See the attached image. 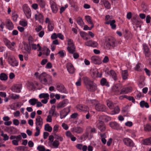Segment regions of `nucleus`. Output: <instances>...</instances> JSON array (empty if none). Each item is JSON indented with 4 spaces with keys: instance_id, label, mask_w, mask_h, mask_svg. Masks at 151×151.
Wrapping results in <instances>:
<instances>
[{
    "instance_id": "nucleus-8",
    "label": "nucleus",
    "mask_w": 151,
    "mask_h": 151,
    "mask_svg": "<svg viewBox=\"0 0 151 151\" xmlns=\"http://www.w3.org/2000/svg\"><path fill=\"white\" fill-rule=\"evenodd\" d=\"M98 128L101 132L104 131L106 129V125L102 121H99L97 124Z\"/></svg>"
},
{
    "instance_id": "nucleus-10",
    "label": "nucleus",
    "mask_w": 151,
    "mask_h": 151,
    "mask_svg": "<svg viewBox=\"0 0 151 151\" xmlns=\"http://www.w3.org/2000/svg\"><path fill=\"white\" fill-rule=\"evenodd\" d=\"M95 108L98 111H106V106L104 105L99 103L96 104Z\"/></svg>"
},
{
    "instance_id": "nucleus-9",
    "label": "nucleus",
    "mask_w": 151,
    "mask_h": 151,
    "mask_svg": "<svg viewBox=\"0 0 151 151\" xmlns=\"http://www.w3.org/2000/svg\"><path fill=\"white\" fill-rule=\"evenodd\" d=\"M70 111V108H68V109L65 108L60 111V118L62 119L65 117L68 114Z\"/></svg>"
},
{
    "instance_id": "nucleus-40",
    "label": "nucleus",
    "mask_w": 151,
    "mask_h": 151,
    "mask_svg": "<svg viewBox=\"0 0 151 151\" xmlns=\"http://www.w3.org/2000/svg\"><path fill=\"white\" fill-rule=\"evenodd\" d=\"M98 73V71L96 70H93L92 71V73L91 74L92 77L94 79H95L97 77V74Z\"/></svg>"
},
{
    "instance_id": "nucleus-17",
    "label": "nucleus",
    "mask_w": 151,
    "mask_h": 151,
    "mask_svg": "<svg viewBox=\"0 0 151 151\" xmlns=\"http://www.w3.org/2000/svg\"><path fill=\"white\" fill-rule=\"evenodd\" d=\"M57 90L59 92L62 93H66V91L64 86L61 84H58L57 86Z\"/></svg>"
},
{
    "instance_id": "nucleus-2",
    "label": "nucleus",
    "mask_w": 151,
    "mask_h": 151,
    "mask_svg": "<svg viewBox=\"0 0 151 151\" xmlns=\"http://www.w3.org/2000/svg\"><path fill=\"white\" fill-rule=\"evenodd\" d=\"M116 45V39L113 37H109L106 40L104 47L106 49L109 50L111 47H115Z\"/></svg>"
},
{
    "instance_id": "nucleus-64",
    "label": "nucleus",
    "mask_w": 151,
    "mask_h": 151,
    "mask_svg": "<svg viewBox=\"0 0 151 151\" xmlns=\"http://www.w3.org/2000/svg\"><path fill=\"white\" fill-rule=\"evenodd\" d=\"M103 119L106 122H108L111 120V119L110 117L107 116H104Z\"/></svg>"
},
{
    "instance_id": "nucleus-56",
    "label": "nucleus",
    "mask_w": 151,
    "mask_h": 151,
    "mask_svg": "<svg viewBox=\"0 0 151 151\" xmlns=\"http://www.w3.org/2000/svg\"><path fill=\"white\" fill-rule=\"evenodd\" d=\"M36 132L35 133L34 135L35 136L37 137L40 134V129L38 127H36Z\"/></svg>"
},
{
    "instance_id": "nucleus-15",
    "label": "nucleus",
    "mask_w": 151,
    "mask_h": 151,
    "mask_svg": "<svg viewBox=\"0 0 151 151\" xmlns=\"http://www.w3.org/2000/svg\"><path fill=\"white\" fill-rule=\"evenodd\" d=\"M35 124L36 127L38 126L41 127L43 124V119L41 117L38 116L37 117L36 119Z\"/></svg>"
},
{
    "instance_id": "nucleus-46",
    "label": "nucleus",
    "mask_w": 151,
    "mask_h": 151,
    "mask_svg": "<svg viewBox=\"0 0 151 151\" xmlns=\"http://www.w3.org/2000/svg\"><path fill=\"white\" fill-rule=\"evenodd\" d=\"M113 18V17L112 16L109 15H106L105 16V20L106 22H111V20Z\"/></svg>"
},
{
    "instance_id": "nucleus-18",
    "label": "nucleus",
    "mask_w": 151,
    "mask_h": 151,
    "mask_svg": "<svg viewBox=\"0 0 151 151\" xmlns=\"http://www.w3.org/2000/svg\"><path fill=\"white\" fill-rule=\"evenodd\" d=\"M8 62L10 65L13 67L17 66L18 64L17 61L15 59L11 58H9Z\"/></svg>"
},
{
    "instance_id": "nucleus-50",
    "label": "nucleus",
    "mask_w": 151,
    "mask_h": 151,
    "mask_svg": "<svg viewBox=\"0 0 151 151\" xmlns=\"http://www.w3.org/2000/svg\"><path fill=\"white\" fill-rule=\"evenodd\" d=\"M37 149L39 151H45V150L44 146L41 145L38 146Z\"/></svg>"
},
{
    "instance_id": "nucleus-1",
    "label": "nucleus",
    "mask_w": 151,
    "mask_h": 151,
    "mask_svg": "<svg viewBox=\"0 0 151 151\" xmlns=\"http://www.w3.org/2000/svg\"><path fill=\"white\" fill-rule=\"evenodd\" d=\"M83 82L86 88L88 91L90 92H94L97 88V86L96 84L92 81L89 78L87 77L83 78Z\"/></svg>"
},
{
    "instance_id": "nucleus-3",
    "label": "nucleus",
    "mask_w": 151,
    "mask_h": 151,
    "mask_svg": "<svg viewBox=\"0 0 151 151\" xmlns=\"http://www.w3.org/2000/svg\"><path fill=\"white\" fill-rule=\"evenodd\" d=\"M38 78L41 83L45 85L47 83L48 80H52L51 76L45 72L41 74L38 76Z\"/></svg>"
},
{
    "instance_id": "nucleus-38",
    "label": "nucleus",
    "mask_w": 151,
    "mask_h": 151,
    "mask_svg": "<svg viewBox=\"0 0 151 151\" xmlns=\"http://www.w3.org/2000/svg\"><path fill=\"white\" fill-rule=\"evenodd\" d=\"M55 105L53 106L51 108V109L49 111L50 115L53 116L55 114Z\"/></svg>"
},
{
    "instance_id": "nucleus-43",
    "label": "nucleus",
    "mask_w": 151,
    "mask_h": 151,
    "mask_svg": "<svg viewBox=\"0 0 151 151\" xmlns=\"http://www.w3.org/2000/svg\"><path fill=\"white\" fill-rule=\"evenodd\" d=\"M3 41L6 46L8 47H10V44L11 42L9 40L6 38H4L3 39Z\"/></svg>"
},
{
    "instance_id": "nucleus-57",
    "label": "nucleus",
    "mask_w": 151,
    "mask_h": 151,
    "mask_svg": "<svg viewBox=\"0 0 151 151\" xmlns=\"http://www.w3.org/2000/svg\"><path fill=\"white\" fill-rule=\"evenodd\" d=\"M145 129L146 131H151V126L148 124L146 125L145 127Z\"/></svg>"
},
{
    "instance_id": "nucleus-26",
    "label": "nucleus",
    "mask_w": 151,
    "mask_h": 151,
    "mask_svg": "<svg viewBox=\"0 0 151 151\" xmlns=\"http://www.w3.org/2000/svg\"><path fill=\"white\" fill-rule=\"evenodd\" d=\"M68 52L70 54H73L76 52V47L75 46L71 45L68 46L67 48Z\"/></svg>"
},
{
    "instance_id": "nucleus-59",
    "label": "nucleus",
    "mask_w": 151,
    "mask_h": 151,
    "mask_svg": "<svg viewBox=\"0 0 151 151\" xmlns=\"http://www.w3.org/2000/svg\"><path fill=\"white\" fill-rule=\"evenodd\" d=\"M28 40L29 41V44L31 45L33 42L34 39L32 36H30L28 37Z\"/></svg>"
},
{
    "instance_id": "nucleus-61",
    "label": "nucleus",
    "mask_w": 151,
    "mask_h": 151,
    "mask_svg": "<svg viewBox=\"0 0 151 151\" xmlns=\"http://www.w3.org/2000/svg\"><path fill=\"white\" fill-rule=\"evenodd\" d=\"M54 137L53 135H50L49 137V140H50L49 143L52 144L54 140Z\"/></svg>"
},
{
    "instance_id": "nucleus-44",
    "label": "nucleus",
    "mask_w": 151,
    "mask_h": 151,
    "mask_svg": "<svg viewBox=\"0 0 151 151\" xmlns=\"http://www.w3.org/2000/svg\"><path fill=\"white\" fill-rule=\"evenodd\" d=\"M77 23L81 26H83L84 24V22L81 17H79L77 20Z\"/></svg>"
},
{
    "instance_id": "nucleus-33",
    "label": "nucleus",
    "mask_w": 151,
    "mask_h": 151,
    "mask_svg": "<svg viewBox=\"0 0 151 151\" xmlns=\"http://www.w3.org/2000/svg\"><path fill=\"white\" fill-rule=\"evenodd\" d=\"M8 76L7 75L4 73H2L0 74V79L1 81H5L7 80Z\"/></svg>"
},
{
    "instance_id": "nucleus-51",
    "label": "nucleus",
    "mask_w": 151,
    "mask_h": 151,
    "mask_svg": "<svg viewBox=\"0 0 151 151\" xmlns=\"http://www.w3.org/2000/svg\"><path fill=\"white\" fill-rule=\"evenodd\" d=\"M48 29L49 31H51L53 30L54 29V25L52 23H49L48 24Z\"/></svg>"
},
{
    "instance_id": "nucleus-45",
    "label": "nucleus",
    "mask_w": 151,
    "mask_h": 151,
    "mask_svg": "<svg viewBox=\"0 0 151 151\" xmlns=\"http://www.w3.org/2000/svg\"><path fill=\"white\" fill-rule=\"evenodd\" d=\"M120 109L118 106H116L114 108V110L112 111V112H114L112 114H115L118 113L120 111Z\"/></svg>"
},
{
    "instance_id": "nucleus-11",
    "label": "nucleus",
    "mask_w": 151,
    "mask_h": 151,
    "mask_svg": "<svg viewBox=\"0 0 151 151\" xmlns=\"http://www.w3.org/2000/svg\"><path fill=\"white\" fill-rule=\"evenodd\" d=\"M123 141L124 144L127 146L132 147L134 144L132 140L128 138H124L123 139Z\"/></svg>"
},
{
    "instance_id": "nucleus-47",
    "label": "nucleus",
    "mask_w": 151,
    "mask_h": 151,
    "mask_svg": "<svg viewBox=\"0 0 151 151\" xmlns=\"http://www.w3.org/2000/svg\"><path fill=\"white\" fill-rule=\"evenodd\" d=\"M106 103L107 106L110 109L113 107V104L111 101L109 100H107Z\"/></svg>"
},
{
    "instance_id": "nucleus-19",
    "label": "nucleus",
    "mask_w": 151,
    "mask_h": 151,
    "mask_svg": "<svg viewBox=\"0 0 151 151\" xmlns=\"http://www.w3.org/2000/svg\"><path fill=\"white\" fill-rule=\"evenodd\" d=\"M24 49L27 52L28 54L31 53V44L27 43L26 42H23Z\"/></svg>"
},
{
    "instance_id": "nucleus-6",
    "label": "nucleus",
    "mask_w": 151,
    "mask_h": 151,
    "mask_svg": "<svg viewBox=\"0 0 151 151\" xmlns=\"http://www.w3.org/2000/svg\"><path fill=\"white\" fill-rule=\"evenodd\" d=\"M50 3L52 12L54 13H56L58 9L57 4L52 0H51Z\"/></svg>"
},
{
    "instance_id": "nucleus-30",
    "label": "nucleus",
    "mask_w": 151,
    "mask_h": 151,
    "mask_svg": "<svg viewBox=\"0 0 151 151\" xmlns=\"http://www.w3.org/2000/svg\"><path fill=\"white\" fill-rule=\"evenodd\" d=\"M100 83L102 86L104 85L107 86H109V83L107 81L106 79L104 78H103L101 79L100 81Z\"/></svg>"
},
{
    "instance_id": "nucleus-62",
    "label": "nucleus",
    "mask_w": 151,
    "mask_h": 151,
    "mask_svg": "<svg viewBox=\"0 0 151 151\" xmlns=\"http://www.w3.org/2000/svg\"><path fill=\"white\" fill-rule=\"evenodd\" d=\"M88 129H90V133H95L96 132V130L94 128H92L91 127H88Z\"/></svg>"
},
{
    "instance_id": "nucleus-52",
    "label": "nucleus",
    "mask_w": 151,
    "mask_h": 151,
    "mask_svg": "<svg viewBox=\"0 0 151 151\" xmlns=\"http://www.w3.org/2000/svg\"><path fill=\"white\" fill-rule=\"evenodd\" d=\"M1 136L4 137L3 140L4 141L8 140L9 139V136L6 134H4L3 132H2Z\"/></svg>"
},
{
    "instance_id": "nucleus-54",
    "label": "nucleus",
    "mask_w": 151,
    "mask_h": 151,
    "mask_svg": "<svg viewBox=\"0 0 151 151\" xmlns=\"http://www.w3.org/2000/svg\"><path fill=\"white\" fill-rule=\"evenodd\" d=\"M91 47H96L98 45V44L97 42H95L94 41L91 40Z\"/></svg>"
},
{
    "instance_id": "nucleus-16",
    "label": "nucleus",
    "mask_w": 151,
    "mask_h": 151,
    "mask_svg": "<svg viewBox=\"0 0 151 151\" xmlns=\"http://www.w3.org/2000/svg\"><path fill=\"white\" fill-rule=\"evenodd\" d=\"M132 23L134 25H136V27H140L141 22L139 19H137L135 17H133L132 19Z\"/></svg>"
},
{
    "instance_id": "nucleus-53",
    "label": "nucleus",
    "mask_w": 151,
    "mask_h": 151,
    "mask_svg": "<svg viewBox=\"0 0 151 151\" xmlns=\"http://www.w3.org/2000/svg\"><path fill=\"white\" fill-rule=\"evenodd\" d=\"M93 27V24L91 25L90 27H89L87 25H85L83 29L85 30H91Z\"/></svg>"
},
{
    "instance_id": "nucleus-32",
    "label": "nucleus",
    "mask_w": 151,
    "mask_h": 151,
    "mask_svg": "<svg viewBox=\"0 0 151 151\" xmlns=\"http://www.w3.org/2000/svg\"><path fill=\"white\" fill-rule=\"evenodd\" d=\"M110 76H112L114 81H116L117 79L116 74L114 70H111L110 71Z\"/></svg>"
},
{
    "instance_id": "nucleus-48",
    "label": "nucleus",
    "mask_w": 151,
    "mask_h": 151,
    "mask_svg": "<svg viewBox=\"0 0 151 151\" xmlns=\"http://www.w3.org/2000/svg\"><path fill=\"white\" fill-rule=\"evenodd\" d=\"M52 145L54 147L58 148L59 145V142L58 141L55 140L54 141H53Z\"/></svg>"
},
{
    "instance_id": "nucleus-13",
    "label": "nucleus",
    "mask_w": 151,
    "mask_h": 151,
    "mask_svg": "<svg viewBox=\"0 0 151 151\" xmlns=\"http://www.w3.org/2000/svg\"><path fill=\"white\" fill-rule=\"evenodd\" d=\"M66 68L69 73L73 74L75 72V68L73 65L70 63H68L66 64Z\"/></svg>"
},
{
    "instance_id": "nucleus-28",
    "label": "nucleus",
    "mask_w": 151,
    "mask_h": 151,
    "mask_svg": "<svg viewBox=\"0 0 151 151\" xmlns=\"http://www.w3.org/2000/svg\"><path fill=\"white\" fill-rule=\"evenodd\" d=\"M7 28L9 30H12L14 28V25L12 22L10 20L7 21L6 24Z\"/></svg>"
},
{
    "instance_id": "nucleus-29",
    "label": "nucleus",
    "mask_w": 151,
    "mask_h": 151,
    "mask_svg": "<svg viewBox=\"0 0 151 151\" xmlns=\"http://www.w3.org/2000/svg\"><path fill=\"white\" fill-rule=\"evenodd\" d=\"M143 144L145 145H149L151 144V137L144 139Z\"/></svg>"
},
{
    "instance_id": "nucleus-31",
    "label": "nucleus",
    "mask_w": 151,
    "mask_h": 151,
    "mask_svg": "<svg viewBox=\"0 0 151 151\" xmlns=\"http://www.w3.org/2000/svg\"><path fill=\"white\" fill-rule=\"evenodd\" d=\"M40 7L42 8L45 7V3L44 0H36Z\"/></svg>"
},
{
    "instance_id": "nucleus-22",
    "label": "nucleus",
    "mask_w": 151,
    "mask_h": 151,
    "mask_svg": "<svg viewBox=\"0 0 151 151\" xmlns=\"http://www.w3.org/2000/svg\"><path fill=\"white\" fill-rule=\"evenodd\" d=\"M116 21L114 20H113L111 22H104V24H110L111 27V28L112 29H115L116 27V25L115 24Z\"/></svg>"
},
{
    "instance_id": "nucleus-7",
    "label": "nucleus",
    "mask_w": 151,
    "mask_h": 151,
    "mask_svg": "<svg viewBox=\"0 0 151 151\" xmlns=\"http://www.w3.org/2000/svg\"><path fill=\"white\" fill-rule=\"evenodd\" d=\"M91 62L96 64H100L101 63V59L99 57L93 56L91 58Z\"/></svg>"
},
{
    "instance_id": "nucleus-41",
    "label": "nucleus",
    "mask_w": 151,
    "mask_h": 151,
    "mask_svg": "<svg viewBox=\"0 0 151 151\" xmlns=\"http://www.w3.org/2000/svg\"><path fill=\"white\" fill-rule=\"evenodd\" d=\"M80 35L84 39L87 40L88 39V38L86 37L88 34L84 32H81Z\"/></svg>"
},
{
    "instance_id": "nucleus-27",
    "label": "nucleus",
    "mask_w": 151,
    "mask_h": 151,
    "mask_svg": "<svg viewBox=\"0 0 151 151\" xmlns=\"http://www.w3.org/2000/svg\"><path fill=\"white\" fill-rule=\"evenodd\" d=\"M35 17L36 20H38L40 22L42 21L43 19V16L41 13H39L38 14H35Z\"/></svg>"
},
{
    "instance_id": "nucleus-25",
    "label": "nucleus",
    "mask_w": 151,
    "mask_h": 151,
    "mask_svg": "<svg viewBox=\"0 0 151 151\" xmlns=\"http://www.w3.org/2000/svg\"><path fill=\"white\" fill-rule=\"evenodd\" d=\"M101 3L106 9H109L110 8V4L107 0H102Z\"/></svg>"
},
{
    "instance_id": "nucleus-20",
    "label": "nucleus",
    "mask_w": 151,
    "mask_h": 151,
    "mask_svg": "<svg viewBox=\"0 0 151 151\" xmlns=\"http://www.w3.org/2000/svg\"><path fill=\"white\" fill-rule=\"evenodd\" d=\"M143 49L145 56L147 57H149L151 55V53L149 48L146 45H144Z\"/></svg>"
},
{
    "instance_id": "nucleus-36",
    "label": "nucleus",
    "mask_w": 151,
    "mask_h": 151,
    "mask_svg": "<svg viewBox=\"0 0 151 151\" xmlns=\"http://www.w3.org/2000/svg\"><path fill=\"white\" fill-rule=\"evenodd\" d=\"M122 75L123 79H126L127 78V76H128L127 70H124L122 71Z\"/></svg>"
},
{
    "instance_id": "nucleus-21",
    "label": "nucleus",
    "mask_w": 151,
    "mask_h": 151,
    "mask_svg": "<svg viewBox=\"0 0 151 151\" xmlns=\"http://www.w3.org/2000/svg\"><path fill=\"white\" fill-rule=\"evenodd\" d=\"M132 88L131 87H128L121 89L120 94H126L131 91Z\"/></svg>"
},
{
    "instance_id": "nucleus-55",
    "label": "nucleus",
    "mask_w": 151,
    "mask_h": 151,
    "mask_svg": "<svg viewBox=\"0 0 151 151\" xmlns=\"http://www.w3.org/2000/svg\"><path fill=\"white\" fill-rule=\"evenodd\" d=\"M59 127V125L57 124H56L54 126L53 128V132L54 134H55L57 132L58 129Z\"/></svg>"
},
{
    "instance_id": "nucleus-39",
    "label": "nucleus",
    "mask_w": 151,
    "mask_h": 151,
    "mask_svg": "<svg viewBox=\"0 0 151 151\" xmlns=\"http://www.w3.org/2000/svg\"><path fill=\"white\" fill-rule=\"evenodd\" d=\"M45 131L50 132L52 131V128L49 126L48 124H47L45 125Z\"/></svg>"
},
{
    "instance_id": "nucleus-49",
    "label": "nucleus",
    "mask_w": 151,
    "mask_h": 151,
    "mask_svg": "<svg viewBox=\"0 0 151 151\" xmlns=\"http://www.w3.org/2000/svg\"><path fill=\"white\" fill-rule=\"evenodd\" d=\"M141 64L140 63L137 64L135 67L134 69L135 70L140 71H141V70L140 69V65Z\"/></svg>"
},
{
    "instance_id": "nucleus-35",
    "label": "nucleus",
    "mask_w": 151,
    "mask_h": 151,
    "mask_svg": "<svg viewBox=\"0 0 151 151\" xmlns=\"http://www.w3.org/2000/svg\"><path fill=\"white\" fill-rule=\"evenodd\" d=\"M140 106L142 108L145 107L146 108H148L149 107L148 103L146 102H145L144 101H142L140 102Z\"/></svg>"
},
{
    "instance_id": "nucleus-42",
    "label": "nucleus",
    "mask_w": 151,
    "mask_h": 151,
    "mask_svg": "<svg viewBox=\"0 0 151 151\" xmlns=\"http://www.w3.org/2000/svg\"><path fill=\"white\" fill-rule=\"evenodd\" d=\"M85 18L88 24H90L91 25L93 24L91 20V18L90 16H85Z\"/></svg>"
},
{
    "instance_id": "nucleus-14",
    "label": "nucleus",
    "mask_w": 151,
    "mask_h": 151,
    "mask_svg": "<svg viewBox=\"0 0 151 151\" xmlns=\"http://www.w3.org/2000/svg\"><path fill=\"white\" fill-rule=\"evenodd\" d=\"M68 103V100L67 99H65L62 101L60 102L57 105V108L58 109H61L64 107Z\"/></svg>"
},
{
    "instance_id": "nucleus-63",
    "label": "nucleus",
    "mask_w": 151,
    "mask_h": 151,
    "mask_svg": "<svg viewBox=\"0 0 151 151\" xmlns=\"http://www.w3.org/2000/svg\"><path fill=\"white\" fill-rule=\"evenodd\" d=\"M14 124L16 126H18L19 124V121L17 119H14L13 121Z\"/></svg>"
},
{
    "instance_id": "nucleus-60",
    "label": "nucleus",
    "mask_w": 151,
    "mask_h": 151,
    "mask_svg": "<svg viewBox=\"0 0 151 151\" xmlns=\"http://www.w3.org/2000/svg\"><path fill=\"white\" fill-rule=\"evenodd\" d=\"M68 46L73 45V46H75L74 44L73 43V41L70 39L68 40Z\"/></svg>"
},
{
    "instance_id": "nucleus-5",
    "label": "nucleus",
    "mask_w": 151,
    "mask_h": 151,
    "mask_svg": "<svg viewBox=\"0 0 151 151\" xmlns=\"http://www.w3.org/2000/svg\"><path fill=\"white\" fill-rule=\"evenodd\" d=\"M23 10L27 18H30L31 17V12L29 8L26 4H24L23 6Z\"/></svg>"
},
{
    "instance_id": "nucleus-12",
    "label": "nucleus",
    "mask_w": 151,
    "mask_h": 151,
    "mask_svg": "<svg viewBox=\"0 0 151 151\" xmlns=\"http://www.w3.org/2000/svg\"><path fill=\"white\" fill-rule=\"evenodd\" d=\"M22 88V86L21 84H15L12 86V90L14 92L19 93L21 91Z\"/></svg>"
},
{
    "instance_id": "nucleus-37",
    "label": "nucleus",
    "mask_w": 151,
    "mask_h": 151,
    "mask_svg": "<svg viewBox=\"0 0 151 151\" xmlns=\"http://www.w3.org/2000/svg\"><path fill=\"white\" fill-rule=\"evenodd\" d=\"M37 101V99L33 98L29 99V102L31 105L34 106L36 104Z\"/></svg>"
},
{
    "instance_id": "nucleus-24",
    "label": "nucleus",
    "mask_w": 151,
    "mask_h": 151,
    "mask_svg": "<svg viewBox=\"0 0 151 151\" xmlns=\"http://www.w3.org/2000/svg\"><path fill=\"white\" fill-rule=\"evenodd\" d=\"M109 125L113 129H119V125L116 122H113L110 123Z\"/></svg>"
},
{
    "instance_id": "nucleus-34",
    "label": "nucleus",
    "mask_w": 151,
    "mask_h": 151,
    "mask_svg": "<svg viewBox=\"0 0 151 151\" xmlns=\"http://www.w3.org/2000/svg\"><path fill=\"white\" fill-rule=\"evenodd\" d=\"M49 94L47 93H42L39 95V97L40 99L44 98L49 99Z\"/></svg>"
},
{
    "instance_id": "nucleus-58",
    "label": "nucleus",
    "mask_w": 151,
    "mask_h": 151,
    "mask_svg": "<svg viewBox=\"0 0 151 151\" xmlns=\"http://www.w3.org/2000/svg\"><path fill=\"white\" fill-rule=\"evenodd\" d=\"M54 134L55 135V139H56L59 140L60 141H62L63 140V138L60 137L59 136L55 134Z\"/></svg>"
},
{
    "instance_id": "nucleus-4",
    "label": "nucleus",
    "mask_w": 151,
    "mask_h": 151,
    "mask_svg": "<svg viewBox=\"0 0 151 151\" xmlns=\"http://www.w3.org/2000/svg\"><path fill=\"white\" fill-rule=\"evenodd\" d=\"M122 88V85L120 84H117L113 86L112 90L115 95H119L120 94Z\"/></svg>"
},
{
    "instance_id": "nucleus-23",
    "label": "nucleus",
    "mask_w": 151,
    "mask_h": 151,
    "mask_svg": "<svg viewBox=\"0 0 151 151\" xmlns=\"http://www.w3.org/2000/svg\"><path fill=\"white\" fill-rule=\"evenodd\" d=\"M72 131L78 134H81L83 132V129L80 127H77L73 128Z\"/></svg>"
}]
</instances>
